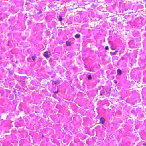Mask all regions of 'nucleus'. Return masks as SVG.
<instances>
[{
  "label": "nucleus",
  "mask_w": 146,
  "mask_h": 146,
  "mask_svg": "<svg viewBox=\"0 0 146 146\" xmlns=\"http://www.w3.org/2000/svg\"><path fill=\"white\" fill-rule=\"evenodd\" d=\"M118 51L116 50L113 52H110V54L111 55H115L118 52Z\"/></svg>",
  "instance_id": "7ed1b4c3"
},
{
  "label": "nucleus",
  "mask_w": 146,
  "mask_h": 146,
  "mask_svg": "<svg viewBox=\"0 0 146 146\" xmlns=\"http://www.w3.org/2000/svg\"><path fill=\"white\" fill-rule=\"evenodd\" d=\"M59 18V20L60 21H61L62 20V17L61 16H60L59 17V18Z\"/></svg>",
  "instance_id": "9b49d317"
},
{
  "label": "nucleus",
  "mask_w": 146,
  "mask_h": 146,
  "mask_svg": "<svg viewBox=\"0 0 146 146\" xmlns=\"http://www.w3.org/2000/svg\"><path fill=\"white\" fill-rule=\"evenodd\" d=\"M105 121V119L103 117H101L100 119V123L103 124Z\"/></svg>",
  "instance_id": "f03ea898"
},
{
  "label": "nucleus",
  "mask_w": 146,
  "mask_h": 146,
  "mask_svg": "<svg viewBox=\"0 0 146 146\" xmlns=\"http://www.w3.org/2000/svg\"><path fill=\"white\" fill-rule=\"evenodd\" d=\"M87 78L88 80H91L92 79L91 75L90 74V75H88Z\"/></svg>",
  "instance_id": "1a4fd4ad"
},
{
  "label": "nucleus",
  "mask_w": 146,
  "mask_h": 146,
  "mask_svg": "<svg viewBox=\"0 0 146 146\" xmlns=\"http://www.w3.org/2000/svg\"><path fill=\"white\" fill-rule=\"evenodd\" d=\"M59 92V90H58V88H57L56 90L54 91H53V92L55 93H57Z\"/></svg>",
  "instance_id": "6e6552de"
},
{
  "label": "nucleus",
  "mask_w": 146,
  "mask_h": 146,
  "mask_svg": "<svg viewBox=\"0 0 146 146\" xmlns=\"http://www.w3.org/2000/svg\"><path fill=\"white\" fill-rule=\"evenodd\" d=\"M114 82L115 84H117V81H116V80H114Z\"/></svg>",
  "instance_id": "ddd939ff"
},
{
  "label": "nucleus",
  "mask_w": 146,
  "mask_h": 146,
  "mask_svg": "<svg viewBox=\"0 0 146 146\" xmlns=\"http://www.w3.org/2000/svg\"><path fill=\"white\" fill-rule=\"evenodd\" d=\"M36 57V55H35L33 56L32 57V58L33 61H35V58Z\"/></svg>",
  "instance_id": "0eeeda50"
},
{
  "label": "nucleus",
  "mask_w": 146,
  "mask_h": 146,
  "mask_svg": "<svg viewBox=\"0 0 146 146\" xmlns=\"http://www.w3.org/2000/svg\"><path fill=\"white\" fill-rule=\"evenodd\" d=\"M51 55V53L49 51H46L44 52V55L47 59Z\"/></svg>",
  "instance_id": "f257e3e1"
},
{
  "label": "nucleus",
  "mask_w": 146,
  "mask_h": 146,
  "mask_svg": "<svg viewBox=\"0 0 146 146\" xmlns=\"http://www.w3.org/2000/svg\"><path fill=\"white\" fill-rule=\"evenodd\" d=\"M55 84H57L59 83L58 81H54L53 82Z\"/></svg>",
  "instance_id": "9d476101"
},
{
  "label": "nucleus",
  "mask_w": 146,
  "mask_h": 146,
  "mask_svg": "<svg viewBox=\"0 0 146 146\" xmlns=\"http://www.w3.org/2000/svg\"><path fill=\"white\" fill-rule=\"evenodd\" d=\"M89 71H90V72H91V71H92L91 69H90V70H89Z\"/></svg>",
  "instance_id": "2eb2a0df"
},
{
  "label": "nucleus",
  "mask_w": 146,
  "mask_h": 146,
  "mask_svg": "<svg viewBox=\"0 0 146 146\" xmlns=\"http://www.w3.org/2000/svg\"><path fill=\"white\" fill-rule=\"evenodd\" d=\"M41 12H42L41 11H39V12L37 13V14H39L41 13Z\"/></svg>",
  "instance_id": "4468645a"
},
{
  "label": "nucleus",
  "mask_w": 146,
  "mask_h": 146,
  "mask_svg": "<svg viewBox=\"0 0 146 146\" xmlns=\"http://www.w3.org/2000/svg\"><path fill=\"white\" fill-rule=\"evenodd\" d=\"M112 50H114V49H112Z\"/></svg>",
  "instance_id": "dca6fc26"
},
{
  "label": "nucleus",
  "mask_w": 146,
  "mask_h": 146,
  "mask_svg": "<svg viewBox=\"0 0 146 146\" xmlns=\"http://www.w3.org/2000/svg\"><path fill=\"white\" fill-rule=\"evenodd\" d=\"M71 45V42L70 41H67L66 42V45L67 46H70Z\"/></svg>",
  "instance_id": "20e7f679"
},
{
  "label": "nucleus",
  "mask_w": 146,
  "mask_h": 146,
  "mask_svg": "<svg viewBox=\"0 0 146 146\" xmlns=\"http://www.w3.org/2000/svg\"><path fill=\"white\" fill-rule=\"evenodd\" d=\"M122 74V71L121 70L118 69L117 70V74L118 75H121Z\"/></svg>",
  "instance_id": "39448f33"
},
{
  "label": "nucleus",
  "mask_w": 146,
  "mask_h": 146,
  "mask_svg": "<svg viewBox=\"0 0 146 146\" xmlns=\"http://www.w3.org/2000/svg\"><path fill=\"white\" fill-rule=\"evenodd\" d=\"M80 35L79 34H76L75 35V38H80Z\"/></svg>",
  "instance_id": "423d86ee"
},
{
  "label": "nucleus",
  "mask_w": 146,
  "mask_h": 146,
  "mask_svg": "<svg viewBox=\"0 0 146 146\" xmlns=\"http://www.w3.org/2000/svg\"><path fill=\"white\" fill-rule=\"evenodd\" d=\"M105 49L106 50H108L109 49L108 46H106L105 47Z\"/></svg>",
  "instance_id": "f8f14e48"
}]
</instances>
